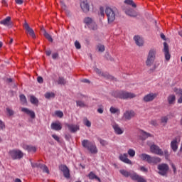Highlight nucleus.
Here are the masks:
<instances>
[{
    "label": "nucleus",
    "mask_w": 182,
    "mask_h": 182,
    "mask_svg": "<svg viewBox=\"0 0 182 182\" xmlns=\"http://www.w3.org/2000/svg\"><path fill=\"white\" fill-rule=\"evenodd\" d=\"M171 167H172V168L173 170V172L176 173L177 168H176V166L174 165V164H171Z\"/></svg>",
    "instance_id": "obj_61"
},
{
    "label": "nucleus",
    "mask_w": 182,
    "mask_h": 182,
    "mask_svg": "<svg viewBox=\"0 0 182 182\" xmlns=\"http://www.w3.org/2000/svg\"><path fill=\"white\" fill-rule=\"evenodd\" d=\"M139 158L143 161H146L149 164H157V163H160V161H161V159H160L159 157L151 156L147 154H140Z\"/></svg>",
    "instance_id": "obj_2"
},
{
    "label": "nucleus",
    "mask_w": 182,
    "mask_h": 182,
    "mask_svg": "<svg viewBox=\"0 0 182 182\" xmlns=\"http://www.w3.org/2000/svg\"><path fill=\"white\" fill-rule=\"evenodd\" d=\"M137 182H146V179L143 178V176H139L138 180H136Z\"/></svg>",
    "instance_id": "obj_52"
},
{
    "label": "nucleus",
    "mask_w": 182,
    "mask_h": 182,
    "mask_svg": "<svg viewBox=\"0 0 182 182\" xmlns=\"http://www.w3.org/2000/svg\"><path fill=\"white\" fill-rule=\"evenodd\" d=\"M171 147L173 151H177V149H178V145L177 144L176 139L171 141Z\"/></svg>",
    "instance_id": "obj_27"
},
{
    "label": "nucleus",
    "mask_w": 182,
    "mask_h": 182,
    "mask_svg": "<svg viewBox=\"0 0 182 182\" xmlns=\"http://www.w3.org/2000/svg\"><path fill=\"white\" fill-rule=\"evenodd\" d=\"M45 165L42 164H38V168H41V170L43 168Z\"/></svg>",
    "instance_id": "obj_62"
},
{
    "label": "nucleus",
    "mask_w": 182,
    "mask_h": 182,
    "mask_svg": "<svg viewBox=\"0 0 182 182\" xmlns=\"http://www.w3.org/2000/svg\"><path fill=\"white\" fill-rule=\"evenodd\" d=\"M84 23L90 29L91 31H97V24L95 22V20L90 17H85L84 18Z\"/></svg>",
    "instance_id": "obj_7"
},
{
    "label": "nucleus",
    "mask_w": 182,
    "mask_h": 182,
    "mask_svg": "<svg viewBox=\"0 0 182 182\" xmlns=\"http://www.w3.org/2000/svg\"><path fill=\"white\" fill-rule=\"evenodd\" d=\"M151 124H153V126H157V122L156 121L153 120V121L151 122Z\"/></svg>",
    "instance_id": "obj_63"
},
{
    "label": "nucleus",
    "mask_w": 182,
    "mask_h": 182,
    "mask_svg": "<svg viewBox=\"0 0 182 182\" xmlns=\"http://www.w3.org/2000/svg\"><path fill=\"white\" fill-rule=\"evenodd\" d=\"M82 146H84L85 149H87L88 151L91 152L92 154H96L98 151L96 144L87 139H84L82 141Z\"/></svg>",
    "instance_id": "obj_3"
},
{
    "label": "nucleus",
    "mask_w": 182,
    "mask_h": 182,
    "mask_svg": "<svg viewBox=\"0 0 182 182\" xmlns=\"http://www.w3.org/2000/svg\"><path fill=\"white\" fill-rule=\"evenodd\" d=\"M156 97H157V94L151 92L149 94L146 95L143 97V100L146 103H149V102H153L156 99Z\"/></svg>",
    "instance_id": "obj_11"
},
{
    "label": "nucleus",
    "mask_w": 182,
    "mask_h": 182,
    "mask_svg": "<svg viewBox=\"0 0 182 182\" xmlns=\"http://www.w3.org/2000/svg\"><path fill=\"white\" fill-rule=\"evenodd\" d=\"M30 102L32 103V105H38L39 103V101L38 100V98L36 97L31 95L30 97Z\"/></svg>",
    "instance_id": "obj_34"
},
{
    "label": "nucleus",
    "mask_w": 182,
    "mask_h": 182,
    "mask_svg": "<svg viewBox=\"0 0 182 182\" xmlns=\"http://www.w3.org/2000/svg\"><path fill=\"white\" fill-rule=\"evenodd\" d=\"M134 41H135V43L137 46H143V44L144 43V41L139 36H135L134 37Z\"/></svg>",
    "instance_id": "obj_20"
},
{
    "label": "nucleus",
    "mask_w": 182,
    "mask_h": 182,
    "mask_svg": "<svg viewBox=\"0 0 182 182\" xmlns=\"http://www.w3.org/2000/svg\"><path fill=\"white\" fill-rule=\"evenodd\" d=\"M53 139H54V140H55L56 141H58V143H60V138L56 135V134H53L52 135Z\"/></svg>",
    "instance_id": "obj_47"
},
{
    "label": "nucleus",
    "mask_w": 182,
    "mask_h": 182,
    "mask_svg": "<svg viewBox=\"0 0 182 182\" xmlns=\"http://www.w3.org/2000/svg\"><path fill=\"white\" fill-rule=\"evenodd\" d=\"M23 28L26 30V33H28L30 36H31L33 39L36 38V35H35V31H33V29L29 26V24L26 21H25L23 24Z\"/></svg>",
    "instance_id": "obj_9"
},
{
    "label": "nucleus",
    "mask_w": 182,
    "mask_h": 182,
    "mask_svg": "<svg viewBox=\"0 0 182 182\" xmlns=\"http://www.w3.org/2000/svg\"><path fill=\"white\" fill-rule=\"evenodd\" d=\"M46 54L47 56H50L52 55V51L50 50H46Z\"/></svg>",
    "instance_id": "obj_60"
},
{
    "label": "nucleus",
    "mask_w": 182,
    "mask_h": 182,
    "mask_svg": "<svg viewBox=\"0 0 182 182\" xmlns=\"http://www.w3.org/2000/svg\"><path fill=\"white\" fill-rule=\"evenodd\" d=\"M161 39H163L164 41H166V36L164 35V33H161Z\"/></svg>",
    "instance_id": "obj_64"
},
{
    "label": "nucleus",
    "mask_w": 182,
    "mask_h": 182,
    "mask_svg": "<svg viewBox=\"0 0 182 182\" xmlns=\"http://www.w3.org/2000/svg\"><path fill=\"white\" fill-rule=\"evenodd\" d=\"M98 141H100V144H102V146H107V142L105 140V139H102L100 138L98 139Z\"/></svg>",
    "instance_id": "obj_46"
},
{
    "label": "nucleus",
    "mask_w": 182,
    "mask_h": 182,
    "mask_svg": "<svg viewBox=\"0 0 182 182\" xmlns=\"http://www.w3.org/2000/svg\"><path fill=\"white\" fill-rule=\"evenodd\" d=\"M52 130H62V124L60 122H53L51 124Z\"/></svg>",
    "instance_id": "obj_22"
},
{
    "label": "nucleus",
    "mask_w": 182,
    "mask_h": 182,
    "mask_svg": "<svg viewBox=\"0 0 182 182\" xmlns=\"http://www.w3.org/2000/svg\"><path fill=\"white\" fill-rule=\"evenodd\" d=\"M9 156L12 160H21L23 158V152L20 149H11L9 151Z\"/></svg>",
    "instance_id": "obj_5"
},
{
    "label": "nucleus",
    "mask_w": 182,
    "mask_h": 182,
    "mask_svg": "<svg viewBox=\"0 0 182 182\" xmlns=\"http://www.w3.org/2000/svg\"><path fill=\"white\" fill-rule=\"evenodd\" d=\"M45 97H46V99H52V98L55 97V93H53V92H46L45 94Z\"/></svg>",
    "instance_id": "obj_37"
},
{
    "label": "nucleus",
    "mask_w": 182,
    "mask_h": 182,
    "mask_svg": "<svg viewBox=\"0 0 182 182\" xmlns=\"http://www.w3.org/2000/svg\"><path fill=\"white\" fill-rule=\"evenodd\" d=\"M167 122H168V117L165 116L161 118V123L166 124Z\"/></svg>",
    "instance_id": "obj_42"
},
{
    "label": "nucleus",
    "mask_w": 182,
    "mask_h": 182,
    "mask_svg": "<svg viewBox=\"0 0 182 182\" xmlns=\"http://www.w3.org/2000/svg\"><path fill=\"white\" fill-rule=\"evenodd\" d=\"M168 105H174V103H176V95H170L168 98Z\"/></svg>",
    "instance_id": "obj_25"
},
{
    "label": "nucleus",
    "mask_w": 182,
    "mask_h": 182,
    "mask_svg": "<svg viewBox=\"0 0 182 182\" xmlns=\"http://www.w3.org/2000/svg\"><path fill=\"white\" fill-rule=\"evenodd\" d=\"M139 169L143 172V173H147L149 171V169L144 166H140Z\"/></svg>",
    "instance_id": "obj_51"
},
{
    "label": "nucleus",
    "mask_w": 182,
    "mask_h": 182,
    "mask_svg": "<svg viewBox=\"0 0 182 182\" xmlns=\"http://www.w3.org/2000/svg\"><path fill=\"white\" fill-rule=\"evenodd\" d=\"M11 22V17L8 16L5 19L0 21V25H4V26H9Z\"/></svg>",
    "instance_id": "obj_26"
},
{
    "label": "nucleus",
    "mask_w": 182,
    "mask_h": 182,
    "mask_svg": "<svg viewBox=\"0 0 182 182\" xmlns=\"http://www.w3.org/2000/svg\"><path fill=\"white\" fill-rule=\"evenodd\" d=\"M174 92H176V95L179 97L178 100V103H182V90L175 89Z\"/></svg>",
    "instance_id": "obj_29"
},
{
    "label": "nucleus",
    "mask_w": 182,
    "mask_h": 182,
    "mask_svg": "<svg viewBox=\"0 0 182 182\" xmlns=\"http://www.w3.org/2000/svg\"><path fill=\"white\" fill-rule=\"evenodd\" d=\"M77 106H79L80 107H85L86 104L82 101H77L76 102Z\"/></svg>",
    "instance_id": "obj_44"
},
{
    "label": "nucleus",
    "mask_w": 182,
    "mask_h": 182,
    "mask_svg": "<svg viewBox=\"0 0 182 182\" xmlns=\"http://www.w3.org/2000/svg\"><path fill=\"white\" fill-rule=\"evenodd\" d=\"M109 112L112 114H120V109H119L118 108L114 107H111L109 109Z\"/></svg>",
    "instance_id": "obj_32"
},
{
    "label": "nucleus",
    "mask_w": 182,
    "mask_h": 182,
    "mask_svg": "<svg viewBox=\"0 0 182 182\" xmlns=\"http://www.w3.org/2000/svg\"><path fill=\"white\" fill-rule=\"evenodd\" d=\"M128 154L131 157H134V156H136V151H134V149H130L128 150Z\"/></svg>",
    "instance_id": "obj_40"
},
{
    "label": "nucleus",
    "mask_w": 182,
    "mask_h": 182,
    "mask_svg": "<svg viewBox=\"0 0 182 182\" xmlns=\"http://www.w3.org/2000/svg\"><path fill=\"white\" fill-rule=\"evenodd\" d=\"M0 129L3 130V129H5V123L2 122V120L0 119Z\"/></svg>",
    "instance_id": "obj_53"
},
{
    "label": "nucleus",
    "mask_w": 182,
    "mask_h": 182,
    "mask_svg": "<svg viewBox=\"0 0 182 182\" xmlns=\"http://www.w3.org/2000/svg\"><path fill=\"white\" fill-rule=\"evenodd\" d=\"M83 123L85 126H87V127H90L92 126V123L90 121H89V119H87V118L83 119Z\"/></svg>",
    "instance_id": "obj_39"
},
{
    "label": "nucleus",
    "mask_w": 182,
    "mask_h": 182,
    "mask_svg": "<svg viewBox=\"0 0 182 182\" xmlns=\"http://www.w3.org/2000/svg\"><path fill=\"white\" fill-rule=\"evenodd\" d=\"M112 128L116 134L120 135V134H123V133H124V129L121 128L119 126V124L114 122V123H112Z\"/></svg>",
    "instance_id": "obj_15"
},
{
    "label": "nucleus",
    "mask_w": 182,
    "mask_h": 182,
    "mask_svg": "<svg viewBox=\"0 0 182 182\" xmlns=\"http://www.w3.org/2000/svg\"><path fill=\"white\" fill-rule=\"evenodd\" d=\"M66 83V80L63 78V77H59L58 80V85H65Z\"/></svg>",
    "instance_id": "obj_38"
},
{
    "label": "nucleus",
    "mask_w": 182,
    "mask_h": 182,
    "mask_svg": "<svg viewBox=\"0 0 182 182\" xmlns=\"http://www.w3.org/2000/svg\"><path fill=\"white\" fill-rule=\"evenodd\" d=\"M105 14L107 16L108 23H113L114 19H116V11L113 10L110 7H107Z\"/></svg>",
    "instance_id": "obj_6"
},
{
    "label": "nucleus",
    "mask_w": 182,
    "mask_h": 182,
    "mask_svg": "<svg viewBox=\"0 0 182 182\" xmlns=\"http://www.w3.org/2000/svg\"><path fill=\"white\" fill-rule=\"evenodd\" d=\"M163 52L165 55L166 60H170L171 55L170 54V49L168 48V44L166 42L164 43V49Z\"/></svg>",
    "instance_id": "obj_10"
},
{
    "label": "nucleus",
    "mask_w": 182,
    "mask_h": 182,
    "mask_svg": "<svg viewBox=\"0 0 182 182\" xmlns=\"http://www.w3.org/2000/svg\"><path fill=\"white\" fill-rule=\"evenodd\" d=\"M156 53H157L156 48H151L149 50L146 60V66H151V65H153L154 60H156Z\"/></svg>",
    "instance_id": "obj_4"
},
{
    "label": "nucleus",
    "mask_w": 182,
    "mask_h": 182,
    "mask_svg": "<svg viewBox=\"0 0 182 182\" xmlns=\"http://www.w3.org/2000/svg\"><path fill=\"white\" fill-rule=\"evenodd\" d=\"M159 174L161 176H166L168 171V165L166 164H161L158 165Z\"/></svg>",
    "instance_id": "obj_8"
},
{
    "label": "nucleus",
    "mask_w": 182,
    "mask_h": 182,
    "mask_svg": "<svg viewBox=\"0 0 182 182\" xmlns=\"http://www.w3.org/2000/svg\"><path fill=\"white\" fill-rule=\"evenodd\" d=\"M127 154H121L119 155V160L123 161V163H126V164H132V161L129 159Z\"/></svg>",
    "instance_id": "obj_18"
},
{
    "label": "nucleus",
    "mask_w": 182,
    "mask_h": 182,
    "mask_svg": "<svg viewBox=\"0 0 182 182\" xmlns=\"http://www.w3.org/2000/svg\"><path fill=\"white\" fill-rule=\"evenodd\" d=\"M59 170H60V171L63 173L64 177H65V178H69L70 177V172L69 171V168H68L66 165H60L59 166Z\"/></svg>",
    "instance_id": "obj_12"
},
{
    "label": "nucleus",
    "mask_w": 182,
    "mask_h": 182,
    "mask_svg": "<svg viewBox=\"0 0 182 182\" xmlns=\"http://www.w3.org/2000/svg\"><path fill=\"white\" fill-rule=\"evenodd\" d=\"M124 4H127V5H131L132 8H136L137 6L133 0H125Z\"/></svg>",
    "instance_id": "obj_35"
},
{
    "label": "nucleus",
    "mask_w": 182,
    "mask_h": 182,
    "mask_svg": "<svg viewBox=\"0 0 182 182\" xmlns=\"http://www.w3.org/2000/svg\"><path fill=\"white\" fill-rule=\"evenodd\" d=\"M97 49L99 52H103L105 50V46L100 44L97 46Z\"/></svg>",
    "instance_id": "obj_48"
},
{
    "label": "nucleus",
    "mask_w": 182,
    "mask_h": 182,
    "mask_svg": "<svg viewBox=\"0 0 182 182\" xmlns=\"http://www.w3.org/2000/svg\"><path fill=\"white\" fill-rule=\"evenodd\" d=\"M88 177L90 178V180H97L99 182H100V178L99 177H97V176H96V174H95V173L93 172H90L88 175Z\"/></svg>",
    "instance_id": "obj_31"
},
{
    "label": "nucleus",
    "mask_w": 182,
    "mask_h": 182,
    "mask_svg": "<svg viewBox=\"0 0 182 182\" xmlns=\"http://www.w3.org/2000/svg\"><path fill=\"white\" fill-rule=\"evenodd\" d=\"M75 46L76 49H80L82 48L80 43H79V41H76L75 42Z\"/></svg>",
    "instance_id": "obj_49"
},
{
    "label": "nucleus",
    "mask_w": 182,
    "mask_h": 182,
    "mask_svg": "<svg viewBox=\"0 0 182 182\" xmlns=\"http://www.w3.org/2000/svg\"><path fill=\"white\" fill-rule=\"evenodd\" d=\"M126 15H128V16H131L132 18H136L137 16V11L129 9L125 11Z\"/></svg>",
    "instance_id": "obj_21"
},
{
    "label": "nucleus",
    "mask_w": 182,
    "mask_h": 182,
    "mask_svg": "<svg viewBox=\"0 0 182 182\" xmlns=\"http://www.w3.org/2000/svg\"><path fill=\"white\" fill-rule=\"evenodd\" d=\"M37 82L38 83H43V78L42 77H37Z\"/></svg>",
    "instance_id": "obj_54"
},
{
    "label": "nucleus",
    "mask_w": 182,
    "mask_h": 182,
    "mask_svg": "<svg viewBox=\"0 0 182 182\" xmlns=\"http://www.w3.org/2000/svg\"><path fill=\"white\" fill-rule=\"evenodd\" d=\"M66 127L71 133H75L79 130V126L73 124H66Z\"/></svg>",
    "instance_id": "obj_19"
},
{
    "label": "nucleus",
    "mask_w": 182,
    "mask_h": 182,
    "mask_svg": "<svg viewBox=\"0 0 182 182\" xmlns=\"http://www.w3.org/2000/svg\"><path fill=\"white\" fill-rule=\"evenodd\" d=\"M112 96L118 99H133L136 95L126 91H115L112 93Z\"/></svg>",
    "instance_id": "obj_1"
},
{
    "label": "nucleus",
    "mask_w": 182,
    "mask_h": 182,
    "mask_svg": "<svg viewBox=\"0 0 182 182\" xmlns=\"http://www.w3.org/2000/svg\"><path fill=\"white\" fill-rule=\"evenodd\" d=\"M7 113L9 114V116H14V112L12 110V109L7 107L6 109Z\"/></svg>",
    "instance_id": "obj_45"
},
{
    "label": "nucleus",
    "mask_w": 182,
    "mask_h": 182,
    "mask_svg": "<svg viewBox=\"0 0 182 182\" xmlns=\"http://www.w3.org/2000/svg\"><path fill=\"white\" fill-rule=\"evenodd\" d=\"M15 2L17 5H22V4H23V0H15Z\"/></svg>",
    "instance_id": "obj_57"
},
{
    "label": "nucleus",
    "mask_w": 182,
    "mask_h": 182,
    "mask_svg": "<svg viewBox=\"0 0 182 182\" xmlns=\"http://www.w3.org/2000/svg\"><path fill=\"white\" fill-rule=\"evenodd\" d=\"M81 82L82 83H90V80H89L88 79H82L81 80Z\"/></svg>",
    "instance_id": "obj_59"
},
{
    "label": "nucleus",
    "mask_w": 182,
    "mask_h": 182,
    "mask_svg": "<svg viewBox=\"0 0 182 182\" xmlns=\"http://www.w3.org/2000/svg\"><path fill=\"white\" fill-rule=\"evenodd\" d=\"M96 73H98V75H101V76H103L104 77H106L107 79H111L113 80V76L109 75V73H100V70L97 69L95 70Z\"/></svg>",
    "instance_id": "obj_24"
},
{
    "label": "nucleus",
    "mask_w": 182,
    "mask_h": 182,
    "mask_svg": "<svg viewBox=\"0 0 182 182\" xmlns=\"http://www.w3.org/2000/svg\"><path fill=\"white\" fill-rule=\"evenodd\" d=\"M151 153H154V154H158L159 156H163V151L156 145H151Z\"/></svg>",
    "instance_id": "obj_16"
},
{
    "label": "nucleus",
    "mask_w": 182,
    "mask_h": 182,
    "mask_svg": "<svg viewBox=\"0 0 182 182\" xmlns=\"http://www.w3.org/2000/svg\"><path fill=\"white\" fill-rule=\"evenodd\" d=\"M119 172L121 173V174H122V176H124V177H130L131 174H132V171H127L124 169L123 170H120Z\"/></svg>",
    "instance_id": "obj_33"
},
{
    "label": "nucleus",
    "mask_w": 182,
    "mask_h": 182,
    "mask_svg": "<svg viewBox=\"0 0 182 182\" xmlns=\"http://www.w3.org/2000/svg\"><path fill=\"white\" fill-rule=\"evenodd\" d=\"M20 100L23 105H25L26 103V97H25L23 95H21Z\"/></svg>",
    "instance_id": "obj_41"
},
{
    "label": "nucleus",
    "mask_w": 182,
    "mask_h": 182,
    "mask_svg": "<svg viewBox=\"0 0 182 182\" xmlns=\"http://www.w3.org/2000/svg\"><path fill=\"white\" fill-rule=\"evenodd\" d=\"M55 114L57 115L58 117L62 119L63 117V112L62 111H55Z\"/></svg>",
    "instance_id": "obj_43"
},
{
    "label": "nucleus",
    "mask_w": 182,
    "mask_h": 182,
    "mask_svg": "<svg viewBox=\"0 0 182 182\" xmlns=\"http://www.w3.org/2000/svg\"><path fill=\"white\" fill-rule=\"evenodd\" d=\"M43 35H44L45 38L46 39H48V41H49V42H53V38H52V36L50 35H49V33H48V32H46L45 31L43 33Z\"/></svg>",
    "instance_id": "obj_36"
},
{
    "label": "nucleus",
    "mask_w": 182,
    "mask_h": 182,
    "mask_svg": "<svg viewBox=\"0 0 182 182\" xmlns=\"http://www.w3.org/2000/svg\"><path fill=\"white\" fill-rule=\"evenodd\" d=\"M21 112H23V113H26V114H28V116H30L31 119H35L36 117L35 112L28 108H21Z\"/></svg>",
    "instance_id": "obj_17"
},
{
    "label": "nucleus",
    "mask_w": 182,
    "mask_h": 182,
    "mask_svg": "<svg viewBox=\"0 0 182 182\" xmlns=\"http://www.w3.org/2000/svg\"><path fill=\"white\" fill-rule=\"evenodd\" d=\"M38 166H39V163H35V164H33V163L31 162V166H32L33 168H38Z\"/></svg>",
    "instance_id": "obj_56"
},
{
    "label": "nucleus",
    "mask_w": 182,
    "mask_h": 182,
    "mask_svg": "<svg viewBox=\"0 0 182 182\" xmlns=\"http://www.w3.org/2000/svg\"><path fill=\"white\" fill-rule=\"evenodd\" d=\"M58 57H59V54L58 53H55L52 55L53 59H58Z\"/></svg>",
    "instance_id": "obj_55"
},
{
    "label": "nucleus",
    "mask_w": 182,
    "mask_h": 182,
    "mask_svg": "<svg viewBox=\"0 0 182 182\" xmlns=\"http://www.w3.org/2000/svg\"><path fill=\"white\" fill-rule=\"evenodd\" d=\"M147 137H150V134L144 132V131H141L140 132V138L141 140H146Z\"/></svg>",
    "instance_id": "obj_30"
},
{
    "label": "nucleus",
    "mask_w": 182,
    "mask_h": 182,
    "mask_svg": "<svg viewBox=\"0 0 182 182\" xmlns=\"http://www.w3.org/2000/svg\"><path fill=\"white\" fill-rule=\"evenodd\" d=\"M42 170L44 173H47V174H49V168H48V166H46V165L43 166Z\"/></svg>",
    "instance_id": "obj_50"
},
{
    "label": "nucleus",
    "mask_w": 182,
    "mask_h": 182,
    "mask_svg": "<svg viewBox=\"0 0 182 182\" xmlns=\"http://www.w3.org/2000/svg\"><path fill=\"white\" fill-rule=\"evenodd\" d=\"M134 114H134V111H127L124 114V117L127 120H130V119H132V117H134Z\"/></svg>",
    "instance_id": "obj_23"
},
{
    "label": "nucleus",
    "mask_w": 182,
    "mask_h": 182,
    "mask_svg": "<svg viewBox=\"0 0 182 182\" xmlns=\"http://www.w3.org/2000/svg\"><path fill=\"white\" fill-rule=\"evenodd\" d=\"M21 146L23 150H26L28 153H35L37 150L36 146H33L32 145H28L26 144H21Z\"/></svg>",
    "instance_id": "obj_14"
},
{
    "label": "nucleus",
    "mask_w": 182,
    "mask_h": 182,
    "mask_svg": "<svg viewBox=\"0 0 182 182\" xmlns=\"http://www.w3.org/2000/svg\"><path fill=\"white\" fill-rule=\"evenodd\" d=\"M60 5L63 9L65 10L66 9V4L63 1H60Z\"/></svg>",
    "instance_id": "obj_58"
},
{
    "label": "nucleus",
    "mask_w": 182,
    "mask_h": 182,
    "mask_svg": "<svg viewBox=\"0 0 182 182\" xmlns=\"http://www.w3.org/2000/svg\"><path fill=\"white\" fill-rule=\"evenodd\" d=\"M129 177L134 181H137L139 180V178L140 177V176L139 174H137V173H136L133 171H131V175Z\"/></svg>",
    "instance_id": "obj_28"
},
{
    "label": "nucleus",
    "mask_w": 182,
    "mask_h": 182,
    "mask_svg": "<svg viewBox=\"0 0 182 182\" xmlns=\"http://www.w3.org/2000/svg\"><path fill=\"white\" fill-rule=\"evenodd\" d=\"M80 6L83 12H85V14L90 11V5L89 4L87 0L82 1L80 3Z\"/></svg>",
    "instance_id": "obj_13"
}]
</instances>
